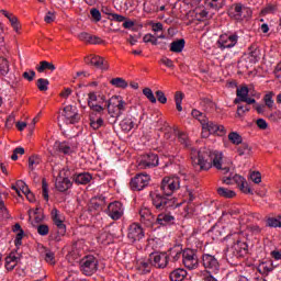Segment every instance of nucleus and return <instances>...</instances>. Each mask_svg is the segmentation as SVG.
Listing matches in <instances>:
<instances>
[{
    "label": "nucleus",
    "mask_w": 281,
    "mask_h": 281,
    "mask_svg": "<svg viewBox=\"0 0 281 281\" xmlns=\"http://www.w3.org/2000/svg\"><path fill=\"white\" fill-rule=\"evenodd\" d=\"M148 183H150V176L148 173H137L134 178L131 179L130 188L137 192L147 188Z\"/></svg>",
    "instance_id": "8"
},
{
    "label": "nucleus",
    "mask_w": 281,
    "mask_h": 281,
    "mask_svg": "<svg viewBox=\"0 0 281 281\" xmlns=\"http://www.w3.org/2000/svg\"><path fill=\"white\" fill-rule=\"evenodd\" d=\"M110 83H112L113 87H117L119 89H126V87H128V82H126L124 78L121 77L111 79Z\"/></svg>",
    "instance_id": "37"
},
{
    "label": "nucleus",
    "mask_w": 281,
    "mask_h": 281,
    "mask_svg": "<svg viewBox=\"0 0 281 281\" xmlns=\"http://www.w3.org/2000/svg\"><path fill=\"white\" fill-rule=\"evenodd\" d=\"M90 14L92 19L95 21V23H99V21H102V13H100V10L92 8L90 10Z\"/></svg>",
    "instance_id": "52"
},
{
    "label": "nucleus",
    "mask_w": 281,
    "mask_h": 281,
    "mask_svg": "<svg viewBox=\"0 0 281 281\" xmlns=\"http://www.w3.org/2000/svg\"><path fill=\"white\" fill-rule=\"evenodd\" d=\"M209 135H218L220 137H223V135H225V126L209 121L202 127V136L207 137Z\"/></svg>",
    "instance_id": "11"
},
{
    "label": "nucleus",
    "mask_w": 281,
    "mask_h": 281,
    "mask_svg": "<svg viewBox=\"0 0 281 281\" xmlns=\"http://www.w3.org/2000/svg\"><path fill=\"white\" fill-rule=\"evenodd\" d=\"M153 267L154 266L153 261H150V257L138 261V271H140L143 274L150 273V271H153Z\"/></svg>",
    "instance_id": "28"
},
{
    "label": "nucleus",
    "mask_w": 281,
    "mask_h": 281,
    "mask_svg": "<svg viewBox=\"0 0 281 281\" xmlns=\"http://www.w3.org/2000/svg\"><path fill=\"white\" fill-rule=\"evenodd\" d=\"M188 277V271L182 268H177L169 273L170 281H183Z\"/></svg>",
    "instance_id": "24"
},
{
    "label": "nucleus",
    "mask_w": 281,
    "mask_h": 281,
    "mask_svg": "<svg viewBox=\"0 0 281 281\" xmlns=\"http://www.w3.org/2000/svg\"><path fill=\"white\" fill-rule=\"evenodd\" d=\"M237 98L235 99V104H240V102H246V104H256V99L249 98V88L244 86L238 88L236 91Z\"/></svg>",
    "instance_id": "16"
},
{
    "label": "nucleus",
    "mask_w": 281,
    "mask_h": 281,
    "mask_svg": "<svg viewBox=\"0 0 281 281\" xmlns=\"http://www.w3.org/2000/svg\"><path fill=\"white\" fill-rule=\"evenodd\" d=\"M78 38L80 41H83L85 43H90L91 41V34L87 33V32H82L78 35Z\"/></svg>",
    "instance_id": "63"
},
{
    "label": "nucleus",
    "mask_w": 281,
    "mask_h": 281,
    "mask_svg": "<svg viewBox=\"0 0 281 281\" xmlns=\"http://www.w3.org/2000/svg\"><path fill=\"white\" fill-rule=\"evenodd\" d=\"M256 124H257L258 128H260V131H267V128H269V124L267 123V121L265 119H258L256 121Z\"/></svg>",
    "instance_id": "60"
},
{
    "label": "nucleus",
    "mask_w": 281,
    "mask_h": 281,
    "mask_svg": "<svg viewBox=\"0 0 281 281\" xmlns=\"http://www.w3.org/2000/svg\"><path fill=\"white\" fill-rule=\"evenodd\" d=\"M238 33L222 34L217 40V47L222 52H224V49H232V47H236L238 44Z\"/></svg>",
    "instance_id": "7"
},
{
    "label": "nucleus",
    "mask_w": 281,
    "mask_h": 281,
    "mask_svg": "<svg viewBox=\"0 0 281 281\" xmlns=\"http://www.w3.org/2000/svg\"><path fill=\"white\" fill-rule=\"evenodd\" d=\"M263 101L266 106H268V109H273V92L267 93L263 97Z\"/></svg>",
    "instance_id": "51"
},
{
    "label": "nucleus",
    "mask_w": 281,
    "mask_h": 281,
    "mask_svg": "<svg viewBox=\"0 0 281 281\" xmlns=\"http://www.w3.org/2000/svg\"><path fill=\"white\" fill-rule=\"evenodd\" d=\"M143 93L145 94L147 100H149V102H151V104L157 103V98L155 97V93H153V90L150 88H145L143 90Z\"/></svg>",
    "instance_id": "45"
},
{
    "label": "nucleus",
    "mask_w": 281,
    "mask_h": 281,
    "mask_svg": "<svg viewBox=\"0 0 281 281\" xmlns=\"http://www.w3.org/2000/svg\"><path fill=\"white\" fill-rule=\"evenodd\" d=\"M52 218L56 227L58 228V234L65 236L67 234V226L63 223V216L58 212V209H53L50 212Z\"/></svg>",
    "instance_id": "18"
},
{
    "label": "nucleus",
    "mask_w": 281,
    "mask_h": 281,
    "mask_svg": "<svg viewBox=\"0 0 281 281\" xmlns=\"http://www.w3.org/2000/svg\"><path fill=\"white\" fill-rule=\"evenodd\" d=\"M37 234H40V236H47V234H49V226H47L46 224L38 225Z\"/></svg>",
    "instance_id": "53"
},
{
    "label": "nucleus",
    "mask_w": 281,
    "mask_h": 281,
    "mask_svg": "<svg viewBox=\"0 0 281 281\" xmlns=\"http://www.w3.org/2000/svg\"><path fill=\"white\" fill-rule=\"evenodd\" d=\"M150 199L155 210H157V212H161L156 218V225H161V227L172 225L175 216H172L170 212L177 207L175 200L166 198L161 195V193H150Z\"/></svg>",
    "instance_id": "1"
},
{
    "label": "nucleus",
    "mask_w": 281,
    "mask_h": 281,
    "mask_svg": "<svg viewBox=\"0 0 281 281\" xmlns=\"http://www.w3.org/2000/svg\"><path fill=\"white\" fill-rule=\"evenodd\" d=\"M168 258L172 260V262H178V260H181L183 258V249L181 246H175L173 248H170L168 250Z\"/></svg>",
    "instance_id": "26"
},
{
    "label": "nucleus",
    "mask_w": 281,
    "mask_h": 281,
    "mask_svg": "<svg viewBox=\"0 0 281 281\" xmlns=\"http://www.w3.org/2000/svg\"><path fill=\"white\" fill-rule=\"evenodd\" d=\"M54 150L55 153H61V155H71L74 153V148L71 147V144L67 142H55L54 144Z\"/></svg>",
    "instance_id": "22"
},
{
    "label": "nucleus",
    "mask_w": 281,
    "mask_h": 281,
    "mask_svg": "<svg viewBox=\"0 0 281 281\" xmlns=\"http://www.w3.org/2000/svg\"><path fill=\"white\" fill-rule=\"evenodd\" d=\"M245 10H247V8H245L243 3H235L228 9L227 14L231 19H234V21H241Z\"/></svg>",
    "instance_id": "20"
},
{
    "label": "nucleus",
    "mask_w": 281,
    "mask_h": 281,
    "mask_svg": "<svg viewBox=\"0 0 281 281\" xmlns=\"http://www.w3.org/2000/svg\"><path fill=\"white\" fill-rule=\"evenodd\" d=\"M23 236H25L24 231H20V233L16 234L14 239L15 247H21V245H23Z\"/></svg>",
    "instance_id": "57"
},
{
    "label": "nucleus",
    "mask_w": 281,
    "mask_h": 281,
    "mask_svg": "<svg viewBox=\"0 0 281 281\" xmlns=\"http://www.w3.org/2000/svg\"><path fill=\"white\" fill-rule=\"evenodd\" d=\"M124 111H126V101L122 100V97H113L108 102V112L114 119L113 124L124 115Z\"/></svg>",
    "instance_id": "3"
},
{
    "label": "nucleus",
    "mask_w": 281,
    "mask_h": 281,
    "mask_svg": "<svg viewBox=\"0 0 281 281\" xmlns=\"http://www.w3.org/2000/svg\"><path fill=\"white\" fill-rule=\"evenodd\" d=\"M249 251V246L245 241L237 240L226 252V260L235 262L238 258H245Z\"/></svg>",
    "instance_id": "4"
},
{
    "label": "nucleus",
    "mask_w": 281,
    "mask_h": 281,
    "mask_svg": "<svg viewBox=\"0 0 281 281\" xmlns=\"http://www.w3.org/2000/svg\"><path fill=\"white\" fill-rule=\"evenodd\" d=\"M144 43H151V45H158V41L157 37H155V35L153 34H146L143 37Z\"/></svg>",
    "instance_id": "58"
},
{
    "label": "nucleus",
    "mask_w": 281,
    "mask_h": 281,
    "mask_svg": "<svg viewBox=\"0 0 281 281\" xmlns=\"http://www.w3.org/2000/svg\"><path fill=\"white\" fill-rule=\"evenodd\" d=\"M233 181L239 186V190L245 194H251V188L246 183L245 178L239 175H235Z\"/></svg>",
    "instance_id": "27"
},
{
    "label": "nucleus",
    "mask_w": 281,
    "mask_h": 281,
    "mask_svg": "<svg viewBox=\"0 0 281 281\" xmlns=\"http://www.w3.org/2000/svg\"><path fill=\"white\" fill-rule=\"evenodd\" d=\"M45 23H54L56 21V14L52 11H48L44 18Z\"/></svg>",
    "instance_id": "62"
},
{
    "label": "nucleus",
    "mask_w": 281,
    "mask_h": 281,
    "mask_svg": "<svg viewBox=\"0 0 281 281\" xmlns=\"http://www.w3.org/2000/svg\"><path fill=\"white\" fill-rule=\"evenodd\" d=\"M16 188H19L23 194H29L31 192L30 187H27L23 180L16 181Z\"/></svg>",
    "instance_id": "50"
},
{
    "label": "nucleus",
    "mask_w": 281,
    "mask_h": 281,
    "mask_svg": "<svg viewBox=\"0 0 281 281\" xmlns=\"http://www.w3.org/2000/svg\"><path fill=\"white\" fill-rule=\"evenodd\" d=\"M175 133H176V136L178 137V142H180V144L184 146V148H188L190 146L188 134L180 132L179 130H175Z\"/></svg>",
    "instance_id": "34"
},
{
    "label": "nucleus",
    "mask_w": 281,
    "mask_h": 281,
    "mask_svg": "<svg viewBox=\"0 0 281 281\" xmlns=\"http://www.w3.org/2000/svg\"><path fill=\"white\" fill-rule=\"evenodd\" d=\"M120 126L122 131H125V133H130V131H133V128H135V121H133V119L126 117L121 121Z\"/></svg>",
    "instance_id": "32"
},
{
    "label": "nucleus",
    "mask_w": 281,
    "mask_h": 281,
    "mask_svg": "<svg viewBox=\"0 0 281 281\" xmlns=\"http://www.w3.org/2000/svg\"><path fill=\"white\" fill-rule=\"evenodd\" d=\"M98 258L93 255H88L79 261L80 271L83 276H93L98 271Z\"/></svg>",
    "instance_id": "5"
},
{
    "label": "nucleus",
    "mask_w": 281,
    "mask_h": 281,
    "mask_svg": "<svg viewBox=\"0 0 281 281\" xmlns=\"http://www.w3.org/2000/svg\"><path fill=\"white\" fill-rule=\"evenodd\" d=\"M127 238L132 240V243L142 240V238H144V228H142V226L137 223L130 225Z\"/></svg>",
    "instance_id": "17"
},
{
    "label": "nucleus",
    "mask_w": 281,
    "mask_h": 281,
    "mask_svg": "<svg viewBox=\"0 0 281 281\" xmlns=\"http://www.w3.org/2000/svg\"><path fill=\"white\" fill-rule=\"evenodd\" d=\"M183 47H186V40L181 38L173 41L170 44V52H173L175 54H181V52H183Z\"/></svg>",
    "instance_id": "30"
},
{
    "label": "nucleus",
    "mask_w": 281,
    "mask_h": 281,
    "mask_svg": "<svg viewBox=\"0 0 281 281\" xmlns=\"http://www.w3.org/2000/svg\"><path fill=\"white\" fill-rule=\"evenodd\" d=\"M156 98L160 104H166L168 102V98H166V94L161 90L156 91Z\"/></svg>",
    "instance_id": "59"
},
{
    "label": "nucleus",
    "mask_w": 281,
    "mask_h": 281,
    "mask_svg": "<svg viewBox=\"0 0 281 281\" xmlns=\"http://www.w3.org/2000/svg\"><path fill=\"white\" fill-rule=\"evenodd\" d=\"M42 194L45 201H49V189H48L47 180L45 179L42 180Z\"/></svg>",
    "instance_id": "49"
},
{
    "label": "nucleus",
    "mask_w": 281,
    "mask_h": 281,
    "mask_svg": "<svg viewBox=\"0 0 281 281\" xmlns=\"http://www.w3.org/2000/svg\"><path fill=\"white\" fill-rule=\"evenodd\" d=\"M72 186L74 182L69 178H57L55 182V188L58 192H67Z\"/></svg>",
    "instance_id": "23"
},
{
    "label": "nucleus",
    "mask_w": 281,
    "mask_h": 281,
    "mask_svg": "<svg viewBox=\"0 0 281 281\" xmlns=\"http://www.w3.org/2000/svg\"><path fill=\"white\" fill-rule=\"evenodd\" d=\"M138 166L142 170L157 168V166H159V156L154 153L145 154L140 157Z\"/></svg>",
    "instance_id": "9"
},
{
    "label": "nucleus",
    "mask_w": 281,
    "mask_h": 281,
    "mask_svg": "<svg viewBox=\"0 0 281 281\" xmlns=\"http://www.w3.org/2000/svg\"><path fill=\"white\" fill-rule=\"evenodd\" d=\"M248 60L252 65H256V63L260 60V49H258V46L256 44L248 47Z\"/></svg>",
    "instance_id": "25"
},
{
    "label": "nucleus",
    "mask_w": 281,
    "mask_h": 281,
    "mask_svg": "<svg viewBox=\"0 0 281 281\" xmlns=\"http://www.w3.org/2000/svg\"><path fill=\"white\" fill-rule=\"evenodd\" d=\"M41 164V157L37 155H33L29 158V168L30 170H34L36 166Z\"/></svg>",
    "instance_id": "42"
},
{
    "label": "nucleus",
    "mask_w": 281,
    "mask_h": 281,
    "mask_svg": "<svg viewBox=\"0 0 281 281\" xmlns=\"http://www.w3.org/2000/svg\"><path fill=\"white\" fill-rule=\"evenodd\" d=\"M267 227H281V222L277 217L267 220Z\"/></svg>",
    "instance_id": "55"
},
{
    "label": "nucleus",
    "mask_w": 281,
    "mask_h": 281,
    "mask_svg": "<svg viewBox=\"0 0 281 281\" xmlns=\"http://www.w3.org/2000/svg\"><path fill=\"white\" fill-rule=\"evenodd\" d=\"M228 139L231 143L235 144L236 146L243 144V136H240L238 132H231L228 134Z\"/></svg>",
    "instance_id": "39"
},
{
    "label": "nucleus",
    "mask_w": 281,
    "mask_h": 281,
    "mask_svg": "<svg viewBox=\"0 0 281 281\" xmlns=\"http://www.w3.org/2000/svg\"><path fill=\"white\" fill-rule=\"evenodd\" d=\"M61 115L65 116L66 124H78L80 122V114L74 105H66Z\"/></svg>",
    "instance_id": "15"
},
{
    "label": "nucleus",
    "mask_w": 281,
    "mask_h": 281,
    "mask_svg": "<svg viewBox=\"0 0 281 281\" xmlns=\"http://www.w3.org/2000/svg\"><path fill=\"white\" fill-rule=\"evenodd\" d=\"M217 194L220 196H224V199H234V196H236V192H234L229 189L223 188V187H220L217 189Z\"/></svg>",
    "instance_id": "35"
},
{
    "label": "nucleus",
    "mask_w": 281,
    "mask_h": 281,
    "mask_svg": "<svg viewBox=\"0 0 281 281\" xmlns=\"http://www.w3.org/2000/svg\"><path fill=\"white\" fill-rule=\"evenodd\" d=\"M36 87L41 91H47V89H49V80L45 78H40L37 79Z\"/></svg>",
    "instance_id": "41"
},
{
    "label": "nucleus",
    "mask_w": 281,
    "mask_h": 281,
    "mask_svg": "<svg viewBox=\"0 0 281 281\" xmlns=\"http://www.w3.org/2000/svg\"><path fill=\"white\" fill-rule=\"evenodd\" d=\"M48 71H56V66L47 60H43L40 63L38 66H36V70L38 74H43V71L47 70Z\"/></svg>",
    "instance_id": "31"
},
{
    "label": "nucleus",
    "mask_w": 281,
    "mask_h": 281,
    "mask_svg": "<svg viewBox=\"0 0 281 281\" xmlns=\"http://www.w3.org/2000/svg\"><path fill=\"white\" fill-rule=\"evenodd\" d=\"M200 104L205 109V111H212V109H214V101L210 98H203Z\"/></svg>",
    "instance_id": "43"
},
{
    "label": "nucleus",
    "mask_w": 281,
    "mask_h": 281,
    "mask_svg": "<svg viewBox=\"0 0 281 281\" xmlns=\"http://www.w3.org/2000/svg\"><path fill=\"white\" fill-rule=\"evenodd\" d=\"M273 269H276V267H273V262L271 261L259 265V273H262L263 276H269Z\"/></svg>",
    "instance_id": "33"
},
{
    "label": "nucleus",
    "mask_w": 281,
    "mask_h": 281,
    "mask_svg": "<svg viewBox=\"0 0 281 281\" xmlns=\"http://www.w3.org/2000/svg\"><path fill=\"white\" fill-rule=\"evenodd\" d=\"M10 71V65L8 64V59L0 58V76H8Z\"/></svg>",
    "instance_id": "40"
},
{
    "label": "nucleus",
    "mask_w": 281,
    "mask_h": 281,
    "mask_svg": "<svg viewBox=\"0 0 281 281\" xmlns=\"http://www.w3.org/2000/svg\"><path fill=\"white\" fill-rule=\"evenodd\" d=\"M276 10H278V7H276V4H267L262 10H261V14L263 16H267V14H273L276 12Z\"/></svg>",
    "instance_id": "48"
},
{
    "label": "nucleus",
    "mask_w": 281,
    "mask_h": 281,
    "mask_svg": "<svg viewBox=\"0 0 281 281\" xmlns=\"http://www.w3.org/2000/svg\"><path fill=\"white\" fill-rule=\"evenodd\" d=\"M21 262V255L11 252L4 259V268L8 272L14 271V268L20 265Z\"/></svg>",
    "instance_id": "19"
},
{
    "label": "nucleus",
    "mask_w": 281,
    "mask_h": 281,
    "mask_svg": "<svg viewBox=\"0 0 281 281\" xmlns=\"http://www.w3.org/2000/svg\"><path fill=\"white\" fill-rule=\"evenodd\" d=\"M221 159H223V154L217 151H206L200 150L198 153V158L193 160V164L200 166V170H210L212 166L217 170H223L224 175L229 172V167H224L221 165Z\"/></svg>",
    "instance_id": "2"
},
{
    "label": "nucleus",
    "mask_w": 281,
    "mask_h": 281,
    "mask_svg": "<svg viewBox=\"0 0 281 281\" xmlns=\"http://www.w3.org/2000/svg\"><path fill=\"white\" fill-rule=\"evenodd\" d=\"M22 77L24 78V80L32 82V80H34V78H36V71H34V70L24 71L22 74Z\"/></svg>",
    "instance_id": "54"
},
{
    "label": "nucleus",
    "mask_w": 281,
    "mask_h": 281,
    "mask_svg": "<svg viewBox=\"0 0 281 281\" xmlns=\"http://www.w3.org/2000/svg\"><path fill=\"white\" fill-rule=\"evenodd\" d=\"M91 65L97 67V69H101L102 71H106V69H109V63H106V60L100 56L92 55Z\"/></svg>",
    "instance_id": "29"
},
{
    "label": "nucleus",
    "mask_w": 281,
    "mask_h": 281,
    "mask_svg": "<svg viewBox=\"0 0 281 281\" xmlns=\"http://www.w3.org/2000/svg\"><path fill=\"white\" fill-rule=\"evenodd\" d=\"M90 126L93 128V131H98V128H101V126H104V120H102V116H99L97 120L93 117V115L90 116Z\"/></svg>",
    "instance_id": "38"
},
{
    "label": "nucleus",
    "mask_w": 281,
    "mask_h": 281,
    "mask_svg": "<svg viewBox=\"0 0 281 281\" xmlns=\"http://www.w3.org/2000/svg\"><path fill=\"white\" fill-rule=\"evenodd\" d=\"M89 108L93 113H98L99 115H102L104 113V108H102L101 105L89 102Z\"/></svg>",
    "instance_id": "56"
},
{
    "label": "nucleus",
    "mask_w": 281,
    "mask_h": 281,
    "mask_svg": "<svg viewBox=\"0 0 281 281\" xmlns=\"http://www.w3.org/2000/svg\"><path fill=\"white\" fill-rule=\"evenodd\" d=\"M240 145L237 147V153L240 157L244 155H250L251 154V147L247 143H239Z\"/></svg>",
    "instance_id": "36"
},
{
    "label": "nucleus",
    "mask_w": 281,
    "mask_h": 281,
    "mask_svg": "<svg viewBox=\"0 0 281 281\" xmlns=\"http://www.w3.org/2000/svg\"><path fill=\"white\" fill-rule=\"evenodd\" d=\"M110 21H116V23H123V21H126V18L124 15H120L117 13H112L111 18H108Z\"/></svg>",
    "instance_id": "61"
},
{
    "label": "nucleus",
    "mask_w": 281,
    "mask_h": 281,
    "mask_svg": "<svg viewBox=\"0 0 281 281\" xmlns=\"http://www.w3.org/2000/svg\"><path fill=\"white\" fill-rule=\"evenodd\" d=\"M44 260H45L46 262H48V265H56V256H55L54 251H52V250H46V251H45Z\"/></svg>",
    "instance_id": "46"
},
{
    "label": "nucleus",
    "mask_w": 281,
    "mask_h": 281,
    "mask_svg": "<svg viewBox=\"0 0 281 281\" xmlns=\"http://www.w3.org/2000/svg\"><path fill=\"white\" fill-rule=\"evenodd\" d=\"M106 214L112 221H120L124 216V205L122 202H112L108 205Z\"/></svg>",
    "instance_id": "14"
},
{
    "label": "nucleus",
    "mask_w": 281,
    "mask_h": 281,
    "mask_svg": "<svg viewBox=\"0 0 281 281\" xmlns=\"http://www.w3.org/2000/svg\"><path fill=\"white\" fill-rule=\"evenodd\" d=\"M149 260L156 269H166L169 262L168 252H151Z\"/></svg>",
    "instance_id": "12"
},
{
    "label": "nucleus",
    "mask_w": 281,
    "mask_h": 281,
    "mask_svg": "<svg viewBox=\"0 0 281 281\" xmlns=\"http://www.w3.org/2000/svg\"><path fill=\"white\" fill-rule=\"evenodd\" d=\"M175 102H176L177 111H179V112L183 111V106H181V102H183V93L182 92H179V91L176 92Z\"/></svg>",
    "instance_id": "44"
},
{
    "label": "nucleus",
    "mask_w": 281,
    "mask_h": 281,
    "mask_svg": "<svg viewBox=\"0 0 281 281\" xmlns=\"http://www.w3.org/2000/svg\"><path fill=\"white\" fill-rule=\"evenodd\" d=\"M182 262L187 269H196L199 267V257L196 250L190 248L182 251Z\"/></svg>",
    "instance_id": "10"
},
{
    "label": "nucleus",
    "mask_w": 281,
    "mask_h": 281,
    "mask_svg": "<svg viewBox=\"0 0 281 281\" xmlns=\"http://www.w3.org/2000/svg\"><path fill=\"white\" fill-rule=\"evenodd\" d=\"M249 111H251V106H249V104L246 105H237V117H243V115H245L246 113H249Z\"/></svg>",
    "instance_id": "47"
},
{
    "label": "nucleus",
    "mask_w": 281,
    "mask_h": 281,
    "mask_svg": "<svg viewBox=\"0 0 281 281\" xmlns=\"http://www.w3.org/2000/svg\"><path fill=\"white\" fill-rule=\"evenodd\" d=\"M92 179L93 176L89 172L75 173L71 177L72 183H76L77 186H87L88 183H91Z\"/></svg>",
    "instance_id": "21"
},
{
    "label": "nucleus",
    "mask_w": 281,
    "mask_h": 281,
    "mask_svg": "<svg viewBox=\"0 0 281 281\" xmlns=\"http://www.w3.org/2000/svg\"><path fill=\"white\" fill-rule=\"evenodd\" d=\"M250 179L251 181H254V183H260V181H262V177L260 176V172H256V171H254L250 175Z\"/></svg>",
    "instance_id": "64"
},
{
    "label": "nucleus",
    "mask_w": 281,
    "mask_h": 281,
    "mask_svg": "<svg viewBox=\"0 0 281 281\" xmlns=\"http://www.w3.org/2000/svg\"><path fill=\"white\" fill-rule=\"evenodd\" d=\"M202 265L204 269L209 271V273H218V270L221 269L218 259L210 254L202 255Z\"/></svg>",
    "instance_id": "13"
},
{
    "label": "nucleus",
    "mask_w": 281,
    "mask_h": 281,
    "mask_svg": "<svg viewBox=\"0 0 281 281\" xmlns=\"http://www.w3.org/2000/svg\"><path fill=\"white\" fill-rule=\"evenodd\" d=\"M180 181L177 177H166L162 179L160 190L164 194L161 196H172L176 190H179Z\"/></svg>",
    "instance_id": "6"
}]
</instances>
